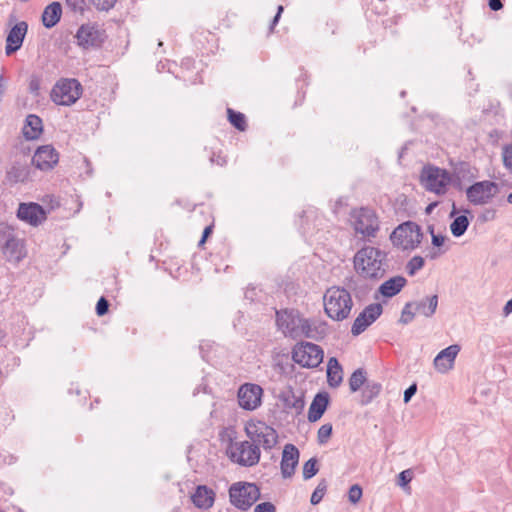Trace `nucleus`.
Masks as SVG:
<instances>
[{
	"label": "nucleus",
	"instance_id": "obj_47",
	"mask_svg": "<svg viewBox=\"0 0 512 512\" xmlns=\"http://www.w3.org/2000/svg\"><path fill=\"white\" fill-rule=\"evenodd\" d=\"M416 392H417V384L413 383L404 391V395H403L404 403L407 404L411 400V398L416 394Z\"/></svg>",
	"mask_w": 512,
	"mask_h": 512
},
{
	"label": "nucleus",
	"instance_id": "obj_12",
	"mask_svg": "<svg viewBox=\"0 0 512 512\" xmlns=\"http://www.w3.org/2000/svg\"><path fill=\"white\" fill-rule=\"evenodd\" d=\"M497 192V183L484 180L470 185L466 189V197L473 205H485L496 196Z\"/></svg>",
	"mask_w": 512,
	"mask_h": 512
},
{
	"label": "nucleus",
	"instance_id": "obj_15",
	"mask_svg": "<svg viewBox=\"0 0 512 512\" xmlns=\"http://www.w3.org/2000/svg\"><path fill=\"white\" fill-rule=\"evenodd\" d=\"M76 38L78 44L84 48L99 47L105 41L106 34L96 25L84 24L78 29Z\"/></svg>",
	"mask_w": 512,
	"mask_h": 512
},
{
	"label": "nucleus",
	"instance_id": "obj_32",
	"mask_svg": "<svg viewBox=\"0 0 512 512\" xmlns=\"http://www.w3.org/2000/svg\"><path fill=\"white\" fill-rule=\"evenodd\" d=\"M382 385L379 382L367 381L361 394V404L368 405L371 403L381 392Z\"/></svg>",
	"mask_w": 512,
	"mask_h": 512
},
{
	"label": "nucleus",
	"instance_id": "obj_45",
	"mask_svg": "<svg viewBox=\"0 0 512 512\" xmlns=\"http://www.w3.org/2000/svg\"><path fill=\"white\" fill-rule=\"evenodd\" d=\"M109 302L105 297H101L96 304V314L98 316H103L108 312Z\"/></svg>",
	"mask_w": 512,
	"mask_h": 512
},
{
	"label": "nucleus",
	"instance_id": "obj_25",
	"mask_svg": "<svg viewBox=\"0 0 512 512\" xmlns=\"http://www.w3.org/2000/svg\"><path fill=\"white\" fill-rule=\"evenodd\" d=\"M214 497L215 493L212 489H209L204 485H200L192 494L191 499L196 507L200 509H208L213 505Z\"/></svg>",
	"mask_w": 512,
	"mask_h": 512
},
{
	"label": "nucleus",
	"instance_id": "obj_54",
	"mask_svg": "<svg viewBox=\"0 0 512 512\" xmlns=\"http://www.w3.org/2000/svg\"><path fill=\"white\" fill-rule=\"evenodd\" d=\"M488 5H489L490 9L493 11H498L503 7L501 0H489Z\"/></svg>",
	"mask_w": 512,
	"mask_h": 512
},
{
	"label": "nucleus",
	"instance_id": "obj_35",
	"mask_svg": "<svg viewBox=\"0 0 512 512\" xmlns=\"http://www.w3.org/2000/svg\"><path fill=\"white\" fill-rule=\"evenodd\" d=\"M229 122L239 131H245L247 128L246 117L243 113L235 111L231 108L227 109Z\"/></svg>",
	"mask_w": 512,
	"mask_h": 512
},
{
	"label": "nucleus",
	"instance_id": "obj_6",
	"mask_svg": "<svg viewBox=\"0 0 512 512\" xmlns=\"http://www.w3.org/2000/svg\"><path fill=\"white\" fill-rule=\"evenodd\" d=\"M0 252L7 262L13 264H19L27 257L25 240L17 235L12 226L0 243Z\"/></svg>",
	"mask_w": 512,
	"mask_h": 512
},
{
	"label": "nucleus",
	"instance_id": "obj_14",
	"mask_svg": "<svg viewBox=\"0 0 512 512\" xmlns=\"http://www.w3.org/2000/svg\"><path fill=\"white\" fill-rule=\"evenodd\" d=\"M263 389L252 383H245L238 390V403L241 408L248 411L257 409L262 402Z\"/></svg>",
	"mask_w": 512,
	"mask_h": 512
},
{
	"label": "nucleus",
	"instance_id": "obj_1",
	"mask_svg": "<svg viewBox=\"0 0 512 512\" xmlns=\"http://www.w3.org/2000/svg\"><path fill=\"white\" fill-rule=\"evenodd\" d=\"M356 273L364 279L377 281L389 270L388 253L380 248L364 246L353 258Z\"/></svg>",
	"mask_w": 512,
	"mask_h": 512
},
{
	"label": "nucleus",
	"instance_id": "obj_48",
	"mask_svg": "<svg viewBox=\"0 0 512 512\" xmlns=\"http://www.w3.org/2000/svg\"><path fill=\"white\" fill-rule=\"evenodd\" d=\"M254 512H275V507L270 502H264V503L258 504L255 507Z\"/></svg>",
	"mask_w": 512,
	"mask_h": 512
},
{
	"label": "nucleus",
	"instance_id": "obj_30",
	"mask_svg": "<svg viewBox=\"0 0 512 512\" xmlns=\"http://www.w3.org/2000/svg\"><path fill=\"white\" fill-rule=\"evenodd\" d=\"M343 381V370L339 361L331 357L327 364V382L332 388H337Z\"/></svg>",
	"mask_w": 512,
	"mask_h": 512
},
{
	"label": "nucleus",
	"instance_id": "obj_43",
	"mask_svg": "<svg viewBox=\"0 0 512 512\" xmlns=\"http://www.w3.org/2000/svg\"><path fill=\"white\" fill-rule=\"evenodd\" d=\"M361 497H362V488L358 484L351 486V488L349 489V492H348L349 501L353 504H356L359 502Z\"/></svg>",
	"mask_w": 512,
	"mask_h": 512
},
{
	"label": "nucleus",
	"instance_id": "obj_46",
	"mask_svg": "<svg viewBox=\"0 0 512 512\" xmlns=\"http://www.w3.org/2000/svg\"><path fill=\"white\" fill-rule=\"evenodd\" d=\"M67 6L74 12L82 13L85 7V0H66Z\"/></svg>",
	"mask_w": 512,
	"mask_h": 512
},
{
	"label": "nucleus",
	"instance_id": "obj_8",
	"mask_svg": "<svg viewBox=\"0 0 512 512\" xmlns=\"http://www.w3.org/2000/svg\"><path fill=\"white\" fill-rule=\"evenodd\" d=\"M231 503L241 509H249L259 498L260 489L254 482H236L229 489Z\"/></svg>",
	"mask_w": 512,
	"mask_h": 512
},
{
	"label": "nucleus",
	"instance_id": "obj_23",
	"mask_svg": "<svg viewBox=\"0 0 512 512\" xmlns=\"http://www.w3.org/2000/svg\"><path fill=\"white\" fill-rule=\"evenodd\" d=\"M407 284V280L403 276H394L385 282H383L379 288L378 292L385 298H392L397 295Z\"/></svg>",
	"mask_w": 512,
	"mask_h": 512
},
{
	"label": "nucleus",
	"instance_id": "obj_28",
	"mask_svg": "<svg viewBox=\"0 0 512 512\" xmlns=\"http://www.w3.org/2000/svg\"><path fill=\"white\" fill-rule=\"evenodd\" d=\"M62 15V6L59 2H52L47 5L42 13L43 26L51 29L60 21Z\"/></svg>",
	"mask_w": 512,
	"mask_h": 512
},
{
	"label": "nucleus",
	"instance_id": "obj_22",
	"mask_svg": "<svg viewBox=\"0 0 512 512\" xmlns=\"http://www.w3.org/2000/svg\"><path fill=\"white\" fill-rule=\"evenodd\" d=\"M459 351L460 346L457 344L450 345L440 351L434 359L435 368L441 373H446L452 369Z\"/></svg>",
	"mask_w": 512,
	"mask_h": 512
},
{
	"label": "nucleus",
	"instance_id": "obj_9",
	"mask_svg": "<svg viewBox=\"0 0 512 512\" xmlns=\"http://www.w3.org/2000/svg\"><path fill=\"white\" fill-rule=\"evenodd\" d=\"M353 227L356 233L366 238L376 237L379 231V220L376 212L367 207L355 209L351 213Z\"/></svg>",
	"mask_w": 512,
	"mask_h": 512
},
{
	"label": "nucleus",
	"instance_id": "obj_59",
	"mask_svg": "<svg viewBox=\"0 0 512 512\" xmlns=\"http://www.w3.org/2000/svg\"><path fill=\"white\" fill-rule=\"evenodd\" d=\"M428 231H429V233L431 234V237H433V235H436V234L434 233V226H433V225H429V226H428Z\"/></svg>",
	"mask_w": 512,
	"mask_h": 512
},
{
	"label": "nucleus",
	"instance_id": "obj_17",
	"mask_svg": "<svg viewBox=\"0 0 512 512\" xmlns=\"http://www.w3.org/2000/svg\"><path fill=\"white\" fill-rule=\"evenodd\" d=\"M58 160V152L51 145H44L36 150L32 164L42 171H48L58 163Z\"/></svg>",
	"mask_w": 512,
	"mask_h": 512
},
{
	"label": "nucleus",
	"instance_id": "obj_13",
	"mask_svg": "<svg viewBox=\"0 0 512 512\" xmlns=\"http://www.w3.org/2000/svg\"><path fill=\"white\" fill-rule=\"evenodd\" d=\"M303 317L297 310L285 309L276 311V323L278 328L292 339L299 338L300 326L302 324Z\"/></svg>",
	"mask_w": 512,
	"mask_h": 512
},
{
	"label": "nucleus",
	"instance_id": "obj_56",
	"mask_svg": "<svg viewBox=\"0 0 512 512\" xmlns=\"http://www.w3.org/2000/svg\"><path fill=\"white\" fill-rule=\"evenodd\" d=\"M410 483L411 482H397V484L399 485V487L402 489L403 492H405L406 494L410 495L411 494V486H410Z\"/></svg>",
	"mask_w": 512,
	"mask_h": 512
},
{
	"label": "nucleus",
	"instance_id": "obj_36",
	"mask_svg": "<svg viewBox=\"0 0 512 512\" xmlns=\"http://www.w3.org/2000/svg\"><path fill=\"white\" fill-rule=\"evenodd\" d=\"M445 239H446V237L441 235V234L433 235V237H432V245L435 248H438V250L433 249L432 251H430V253L427 255L428 258H430L432 260L436 259L442 253L445 252V250L441 251V249H440L443 246V244L445 242Z\"/></svg>",
	"mask_w": 512,
	"mask_h": 512
},
{
	"label": "nucleus",
	"instance_id": "obj_4",
	"mask_svg": "<svg viewBox=\"0 0 512 512\" xmlns=\"http://www.w3.org/2000/svg\"><path fill=\"white\" fill-rule=\"evenodd\" d=\"M81 83L74 78H62L58 80L51 90V100L62 106L73 105L82 95Z\"/></svg>",
	"mask_w": 512,
	"mask_h": 512
},
{
	"label": "nucleus",
	"instance_id": "obj_26",
	"mask_svg": "<svg viewBox=\"0 0 512 512\" xmlns=\"http://www.w3.org/2000/svg\"><path fill=\"white\" fill-rule=\"evenodd\" d=\"M416 313L427 318L432 317L438 306V295L427 296L421 300L411 302Z\"/></svg>",
	"mask_w": 512,
	"mask_h": 512
},
{
	"label": "nucleus",
	"instance_id": "obj_55",
	"mask_svg": "<svg viewBox=\"0 0 512 512\" xmlns=\"http://www.w3.org/2000/svg\"><path fill=\"white\" fill-rule=\"evenodd\" d=\"M40 88L39 81L36 79H32L29 83V90L32 93H37Z\"/></svg>",
	"mask_w": 512,
	"mask_h": 512
},
{
	"label": "nucleus",
	"instance_id": "obj_11",
	"mask_svg": "<svg viewBox=\"0 0 512 512\" xmlns=\"http://www.w3.org/2000/svg\"><path fill=\"white\" fill-rule=\"evenodd\" d=\"M292 359L302 367L316 368L323 361V350L311 342H302L295 346Z\"/></svg>",
	"mask_w": 512,
	"mask_h": 512
},
{
	"label": "nucleus",
	"instance_id": "obj_52",
	"mask_svg": "<svg viewBox=\"0 0 512 512\" xmlns=\"http://www.w3.org/2000/svg\"><path fill=\"white\" fill-rule=\"evenodd\" d=\"M469 170L470 164L467 162H460L455 168L456 173L462 176H464L465 172H469Z\"/></svg>",
	"mask_w": 512,
	"mask_h": 512
},
{
	"label": "nucleus",
	"instance_id": "obj_50",
	"mask_svg": "<svg viewBox=\"0 0 512 512\" xmlns=\"http://www.w3.org/2000/svg\"><path fill=\"white\" fill-rule=\"evenodd\" d=\"M210 162L212 164L224 166L226 164V159H225V157L221 156L220 154L213 153L210 157Z\"/></svg>",
	"mask_w": 512,
	"mask_h": 512
},
{
	"label": "nucleus",
	"instance_id": "obj_39",
	"mask_svg": "<svg viewBox=\"0 0 512 512\" xmlns=\"http://www.w3.org/2000/svg\"><path fill=\"white\" fill-rule=\"evenodd\" d=\"M318 472L317 460L315 458H311L305 462L303 466V477L305 480H308L314 477Z\"/></svg>",
	"mask_w": 512,
	"mask_h": 512
},
{
	"label": "nucleus",
	"instance_id": "obj_53",
	"mask_svg": "<svg viewBox=\"0 0 512 512\" xmlns=\"http://www.w3.org/2000/svg\"><path fill=\"white\" fill-rule=\"evenodd\" d=\"M212 231H213L212 226H207L204 228L202 237L198 243L199 246H202L206 242L207 238L211 235Z\"/></svg>",
	"mask_w": 512,
	"mask_h": 512
},
{
	"label": "nucleus",
	"instance_id": "obj_20",
	"mask_svg": "<svg viewBox=\"0 0 512 512\" xmlns=\"http://www.w3.org/2000/svg\"><path fill=\"white\" fill-rule=\"evenodd\" d=\"M328 332L327 322L320 319L303 318L300 326L299 338L305 337L313 340L323 339Z\"/></svg>",
	"mask_w": 512,
	"mask_h": 512
},
{
	"label": "nucleus",
	"instance_id": "obj_7",
	"mask_svg": "<svg viewBox=\"0 0 512 512\" xmlns=\"http://www.w3.org/2000/svg\"><path fill=\"white\" fill-rule=\"evenodd\" d=\"M247 437L254 445H261L264 449H271L277 444L278 435L276 430L260 420H250L245 425Z\"/></svg>",
	"mask_w": 512,
	"mask_h": 512
},
{
	"label": "nucleus",
	"instance_id": "obj_16",
	"mask_svg": "<svg viewBox=\"0 0 512 512\" xmlns=\"http://www.w3.org/2000/svg\"><path fill=\"white\" fill-rule=\"evenodd\" d=\"M382 313V306L379 303L368 305L354 320L351 333L354 336L364 332Z\"/></svg>",
	"mask_w": 512,
	"mask_h": 512
},
{
	"label": "nucleus",
	"instance_id": "obj_57",
	"mask_svg": "<svg viewBox=\"0 0 512 512\" xmlns=\"http://www.w3.org/2000/svg\"><path fill=\"white\" fill-rule=\"evenodd\" d=\"M512 313V298L508 300L503 308L504 316H508Z\"/></svg>",
	"mask_w": 512,
	"mask_h": 512
},
{
	"label": "nucleus",
	"instance_id": "obj_38",
	"mask_svg": "<svg viewBox=\"0 0 512 512\" xmlns=\"http://www.w3.org/2000/svg\"><path fill=\"white\" fill-rule=\"evenodd\" d=\"M332 430H333L332 424L326 423V424L322 425L319 428L318 433H317L318 444H320V445L326 444L332 435Z\"/></svg>",
	"mask_w": 512,
	"mask_h": 512
},
{
	"label": "nucleus",
	"instance_id": "obj_37",
	"mask_svg": "<svg viewBox=\"0 0 512 512\" xmlns=\"http://www.w3.org/2000/svg\"><path fill=\"white\" fill-rule=\"evenodd\" d=\"M424 264H425V260L423 257H421L419 255L413 256L408 261V263L406 265L407 273L410 276L415 275L417 271H419L420 269H422L424 267Z\"/></svg>",
	"mask_w": 512,
	"mask_h": 512
},
{
	"label": "nucleus",
	"instance_id": "obj_5",
	"mask_svg": "<svg viewBox=\"0 0 512 512\" xmlns=\"http://www.w3.org/2000/svg\"><path fill=\"white\" fill-rule=\"evenodd\" d=\"M451 180V174L446 169L433 165L424 166L420 174L421 185L437 195H444L447 192Z\"/></svg>",
	"mask_w": 512,
	"mask_h": 512
},
{
	"label": "nucleus",
	"instance_id": "obj_21",
	"mask_svg": "<svg viewBox=\"0 0 512 512\" xmlns=\"http://www.w3.org/2000/svg\"><path fill=\"white\" fill-rule=\"evenodd\" d=\"M299 461V450L293 444H286L282 453L281 472L284 478H290Z\"/></svg>",
	"mask_w": 512,
	"mask_h": 512
},
{
	"label": "nucleus",
	"instance_id": "obj_41",
	"mask_svg": "<svg viewBox=\"0 0 512 512\" xmlns=\"http://www.w3.org/2000/svg\"><path fill=\"white\" fill-rule=\"evenodd\" d=\"M98 11L108 12L115 7L118 0H88Z\"/></svg>",
	"mask_w": 512,
	"mask_h": 512
},
{
	"label": "nucleus",
	"instance_id": "obj_51",
	"mask_svg": "<svg viewBox=\"0 0 512 512\" xmlns=\"http://www.w3.org/2000/svg\"><path fill=\"white\" fill-rule=\"evenodd\" d=\"M284 8L282 5H279L278 6V9H277V13L276 15L273 17L272 21H271V24H270V32H272L274 30V27L278 24L279 22V19L281 17V14L283 12Z\"/></svg>",
	"mask_w": 512,
	"mask_h": 512
},
{
	"label": "nucleus",
	"instance_id": "obj_44",
	"mask_svg": "<svg viewBox=\"0 0 512 512\" xmlns=\"http://www.w3.org/2000/svg\"><path fill=\"white\" fill-rule=\"evenodd\" d=\"M502 156L505 168L512 172V144L504 147Z\"/></svg>",
	"mask_w": 512,
	"mask_h": 512
},
{
	"label": "nucleus",
	"instance_id": "obj_19",
	"mask_svg": "<svg viewBox=\"0 0 512 512\" xmlns=\"http://www.w3.org/2000/svg\"><path fill=\"white\" fill-rule=\"evenodd\" d=\"M27 31L28 24L25 21L16 23L10 29L6 37L5 53L7 56L14 54L22 47Z\"/></svg>",
	"mask_w": 512,
	"mask_h": 512
},
{
	"label": "nucleus",
	"instance_id": "obj_61",
	"mask_svg": "<svg viewBox=\"0 0 512 512\" xmlns=\"http://www.w3.org/2000/svg\"><path fill=\"white\" fill-rule=\"evenodd\" d=\"M507 202L512 204V192L508 194L507 196Z\"/></svg>",
	"mask_w": 512,
	"mask_h": 512
},
{
	"label": "nucleus",
	"instance_id": "obj_2",
	"mask_svg": "<svg viewBox=\"0 0 512 512\" xmlns=\"http://www.w3.org/2000/svg\"><path fill=\"white\" fill-rule=\"evenodd\" d=\"M323 300L325 313L332 320L342 321L349 317L353 301L346 289L330 287L326 290Z\"/></svg>",
	"mask_w": 512,
	"mask_h": 512
},
{
	"label": "nucleus",
	"instance_id": "obj_58",
	"mask_svg": "<svg viewBox=\"0 0 512 512\" xmlns=\"http://www.w3.org/2000/svg\"><path fill=\"white\" fill-rule=\"evenodd\" d=\"M437 204L436 203H431L427 206L426 208V212L427 213H431V211L434 209V207L436 206Z\"/></svg>",
	"mask_w": 512,
	"mask_h": 512
},
{
	"label": "nucleus",
	"instance_id": "obj_40",
	"mask_svg": "<svg viewBox=\"0 0 512 512\" xmlns=\"http://www.w3.org/2000/svg\"><path fill=\"white\" fill-rule=\"evenodd\" d=\"M415 310L413 308V304L411 302H407L401 312V317L399 319V322L401 324H408L410 323L414 317H415Z\"/></svg>",
	"mask_w": 512,
	"mask_h": 512
},
{
	"label": "nucleus",
	"instance_id": "obj_33",
	"mask_svg": "<svg viewBox=\"0 0 512 512\" xmlns=\"http://www.w3.org/2000/svg\"><path fill=\"white\" fill-rule=\"evenodd\" d=\"M469 226V219L465 215H459L454 218L450 224V230L454 237H461Z\"/></svg>",
	"mask_w": 512,
	"mask_h": 512
},
{
	"label": "nucleus",
	"instance_id": "obj_24",
	"mask_svg": "<svg viewBox=\"0 0 512 512\" xmlns=\"http://www.w3.org/2000/svg\"><path fill=\"white\" fill-rule=\"evenodd\" d=\"M329 404V395L327 393H318L314 397L308 411V420L310 422L318 421L325 413Z\"/></svg>",
	"mask_w": 512,
	"mask_h": 512
},
{
	"label": "nucleus",
	"instance_id": "obj_34",
	"mask_svg": "<svg viewBox=\"0 0 512 512\" xmlns=\"http://www.w3.org/2000/svg\"><path fill=\"white\" fill-rule=\"evenodd\" d=\"M366 372L363 368L355 370L349 378V387L351 392L358 391L364 384H366Z\"/></svg>",
	"mask_w": 512,
	"mask_h": 512
},
{
	"label": "nucleus",
	"instance_id": "obj_10",
	"mask_svg": "<svg viewBox=\"0 0 512 512\" xmlns=\"http://www.w3.org/2000/svg\"><path fill=\"white\" fill-rule=\"evenodd\" d=\"M227 453L230 459L242 466H252L260 459V449L249 441L231 443Z\"/></svg>",
	"mask_w": 512,
	"mask_h": 512
},
{
	"label": "nucleus",
	"instance_id": "obj_31",
	"mask_svg": "<svg viewBox=\"0 0 512 512\" xmlns=\"http://www.w3.org/2000/svg\"><path fill=\"white\" fill-rule=\"evenodd\" d=\"M281 400L285 409L293 410L296 414H300L305 407L303 395H296L292 390L282 393Z\"/></svg>",
	"mask_w": 512,
	"mask_h": 512
},
{
	"label": "nucleus",
	"instance_id": "obj_18",
	"mask_svg": "<svg viewBox=\"0 0 512 512\" xmlns=\"http://www.w3.org/2000/svg\"><path fill=\"white\" fill-rule=\"evenodd\" d=\"M17 217L30 225L37 226L46 219V211L37 203H21L17 211Z\"/></svg>",
	"mask_w": 512,
	"mask_h": 512
},
{
	"label": "nucleus",
	"instance_id": "obj_49",
	"mask_svg": "<svg viewBox=\"0 0 512 512\" xmlns=\"http://www.w3.org/2000/svg\"><path fill=\"white\" fill-rule=\"evenodd\" d=\"M414 470L406 469L397 475L396 480H412L414 478Z\"/></svg>",
	"mask_w": 512,
	"mask_h": 512
},
{
	"label": "nucleus",
	"instance_id": "obj_60",
	"mask_svg": "<svg viewBox=\"0 0 512 512\" xmlns=\"http://www.w3.org/2000/svg\"><path fill=\"white\" fill-rule=\"evenodd\" d=\"M455 214H456V206H455V204H453V209H452V211L450 213V217H454Z\"/></svg>",
	"mask_w": 512,
	"mask_h": 512
},
{
	"label": "nucleus",
	"instance_id": "obj_3",
	"mask_svg": "<svg viewBox=\"0 0 512 512\" xmlns=\"http://www.w3.org/2000/svg\"><path fill=\"white\" fill-rule=\"evenodd\" d=\"M422 239L423 233L421 227L412 221L400 224L390 235V240L393 245L403 250L416 249L422 242Z\"/></svg>",
	"mask_w": 512,
	"mask_h": 512
},
{
	"label": "nucleus",
	"instance_id": "obj_42",
	"mask_svg": "<svg viewBox=\"0 0 512 512\" xmlns=\"http://www.w3.org/2000/svg\"><path fill=\"white\" fill-rule=\"evenodd\" d=\"M327 487L323 482H320L311 495L310 502L312 505H317L323 499L326 493Z\"/></svg>",
	"mask_w": 512,
	"mask_h": 512
},
{
	"label": "nucleus",
	"instance_id": "obj_29",
	"mask_svg": "<svg viewBox=\"0 0 512 512\" xmlns=\"http://www.w3.org/2000/svg\"><path fill=\"white\" fill-rule=\"evenodd\" d=\"M43 131L42 119L35 115L29 114L26 117L25 125L23 127V135L28 140H34L39 138Z\"/></svg>",
	"mask_w": 512,
	"mask_h": 512
},
{
	"label": "nucleus",
	"instance_id": "obj_27",
	"mask_svg": "<svg viewBox=\"0 0 512 512\" xmlns=\"http://www.w3.org/2000/svg\"><path fill=\"white\" fill-rule=\"evenodd\" d=\"M30 168L26 163L15 162L7 170L6 180L10 184L23 183L28 180Z\"/></svg>",
	"mask_w": 512,
	"mask_h": 512
}]
</instances>
